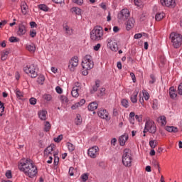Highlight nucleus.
Masks as SVG:
<instances>
[{"label":"nucleus","instance_id":"22","mask_svg":"<svg viewBox=\"0 0 182 182\" xmlns=\"http://www.w3.org/2000/svg\"><path fill=\"white\" fill-rule=\"evenodd\" d=\"M48 112L46 110H41L38 112V117L41 120H46Z\"/></svg>","mask_w":182,"mask_h":182},{"label":"nucleus","instance_id":"19","mask_svg":"<svg viewBox=\"0 0 182 182\" xmlns=\"http://www.w3.org/2000/svg\"><path fill=\"white\" fill-rule=\"evenodd\" d=\"M169 95L171 99H176V97H177V91L174 87L169 88Z\"/></svg>","mask_w":182,"mask_h":182},{"label":"nucleus","instance_id":"4","mask_svg":"<svg viewBox=\"0 0 182 182\" xmlns=\"http://www.w3.org/2000/svg\"><path fill=\"white\" fill-rule=\"evenodd\" d=\"M170 38L171 39V43L173 48H175L176 49H178V48L181 46L182 43L181 35L176 33H171L170 35Z\"/></svg>","mask_w":182,"mask_h":182},{"label":"nucleus","instance_id":"47","mask_svg":"<svg viewBox=\"0 0 182 182\" xmlns=\"http://www.w3.org/2000/svg\"><path fill=\"white\" fill-rule=\"evenodd\" d=\"M81 178H82V181L86 182V181H87V179L89 178V175L87 173H83L81 176Z\"/></svg>","mask_w":182,"mask_h":182},{"label":"nucleus","instance_id":"26","mask_svg":"<svg viewBox=\"0 0 182 182\" xmlns=\"http://www.w3.org/2000/svg\"><path fill=\"white\" fill-rule=\"evenodd\" d=\"M166 16V14L163 12H159L155 16L156 21H160L163 18Z\"/></svg>","mask_w":182,"mask_h":182},{"label":"nucleus","instance_id":"15","mask_svg":"<svg viewBox=\"0 0 182 182\" xmlns=\"http://www.w3.org/2000/svg\"><path fill=\"white\" fill-rule=\"evenodd\" d=\"M26 33V26L23 23H21L18 25V30L17 31V35L18 36H23Z\"/></svg>","mask_w":182,"mask_h":182},{"label":"nucleus","instance_id":"29","mask_svg":"<svg viewBox=\"0 0 182 182\" xmlns=\"http://www.w3.org/2000/svg\"><path fill=\"white\" fill-rule=\"evenodd\" d=\"M166 130L169 133H177L178 129L176 127H166Z\"/></svg>","mask_w":182,"mask_h":182},{"label":"nucleus","instance_id":"58","mask_svg":"<svg viewBox=\"0 0 182 182\" xmlns=\"http://www.w3.org/2000/svg\"><path fill=\"white\" fill-rule=\"evenodd\" d=\"M178 95H182V82L178 87Z\"/></svg>","mask_w":182,"mask_h":182},{"label":"nucleus","instance_id":"33","mask_svg":"<svg viewBox=\"0 0 182 182\" xmlns=\"http://www.w3.org/2000/svg\"><path fill=\"white\" fill-rule=\"evenodd\" d=\"M38 9H40V11H43V12H48L49 11V7H48V6L46 4H39Z\"/></svg>","mask_w":182,"mask_h":182},{"label":"nucleus","instance_id":"31","mask_svg":"<svg viewBox=\"0 0 182 182\" xmlns=\"http://www.w3.org/2000/svg\"><path fill=\"white\" fill-rule=\"evenodd\" d=\"M26 49L29 52H35V50H36V47L35 46V44L32 43V44L27 45Z\"/></svg>","mask_w":182,"mask_h":182},{"label":"nucleus","instance_id":"30","mask_svg":"<svg viewBox=\"0 0 182 182\" xmlns=\"http://www.w3.org/2000/svg\"><path fill=\"white\" fill-rule=\"evenodd\" d=\"M58 154H59V151H55V152L53 153L55 166H58L59 163V156H58Z\"/></svg>","mask_w":182,"mask_h":182},{"label":"nucleus","instance_id":"53","mask_svg":"<svg viewBox=\"0 0 182 182\" xmlns=\"http://www.w3.org/2000/svg\"><path fill=\"white\" fill-rule=\"evenodd\" d=\"M79 107H80L77 102L71 106L72 110H76L77 109H79Z\"/></svg>","mask_w":182,"mask_h":182},{"label":"nucleus","instance_id":"8","mask_svg":"<svg viewBox=\"0 0 182 182\" xmlns=\"http://www.w3.org/2000/svg\"><path fill=\"white\" fill-rule=\"evenodd\" d=\"M78 65H79V58H77V57L72 58L70 60L69 64H68L69 70H70V72H75Z\"/></svg>","mask_w":182,"mask_h":182},{"label":"nucleus","instance_id":"63","mask_svg":"<svg viewBox=\"0 0 182 182\" xmlns=\"http://www.w3.org/2000/svg\"><path fill=\"white\" fill-rule=\"evenodd\" d=\"M142 36L143 35H141V33H136L134 35V39H140Z\"/></svg>","mask_w":182,"mask_h":182},{"label":"nucleus","instance_id":"59","mask_svg":"<svg viewBox=\"0 0 182 182\" xmlns=\"http://www.w3.org/2000/svg\"><path fill=\"white\" fill-rule=\"evenodd\" d=\"M9 41L11 43L18 42V38L16 37H10Z\"/></svg>","mask_w":182,"mask_h":182},{"label":"nucleus","instance_id":"43","mask_svg":"<svg viewBox=\"0 0 182 182\" xmlns=\"http://www.w3.org/2000/svg\"><path fill=\"white\" fill-rule=\"evenodd\" d=\"M43 97L47 102H50L52 100V95L49 94H45Z\"/></svg>","mask_w":182,"mask_h":182},{"label":"nucleus","instance_id":"23","mask_svg":"<svg viewBox=\"0 0 182 182\" xmlns=\"http://www.w3.org/2000/svg\"><path fill=\"white\" fill-rule=\"evenodd\" d=\"M134 26V18H129L127 22V31H130L132 28Z\"/></svg>","mask_w":182,"mask_h":182},{"label":"nucleus","instance_id":"51","mask_svg":"<svg viewBox=\"0 0 182 182\" xmlns=\"http://www.w3.org/2000/svg\"><path fill=\"white\" fill-rule=\"evenodd\" d=\"M68 173H69V175H70V176H74V174H75V168L70 167V168H69Z\"/></svg>","mask_w":182,"mask_h":182},{"label":"nucleus","instance_id":"27","mask_svg":"<svg viewBox=\"0 0 182 182\" xmlns=\"http://www.w3.org/2000/svg\"><path fill=\"white\" fill-rule=\"evenodd\" d=\"M70 12H72V14H75V15H80V14H82V10L78 7H73L70 9Z\"/></svg>","mask_w":182,"mask_h":182},{"label":"nucleus","instance_id":"42","mask_svg":"<svg viewBox=\"0 0 182 182\" xmlns=\"http://www.w3.org/2000/svg\"><path fill=\"white\" fill-rule=\"evenodd\" d=\"M142 95L145 100H149V99H150V95H149V92H147V91L143 90Z\"/></svg>","mask_w":182,"mask_h":182},{"label":"nucleus","instance_id":"25","mask_svg":"<svg viewBox=\"0 0 182 182\" xmlns=\"http://www.w3.org/2000/svg\"><path fill=\"white\" fill-rule=\"evenodd\" d=\"M96 109H97V102H92L89 104L88 110H90L91 112H94V110H96Z\"/></svg>","mask_w":182,"mask_h":182},{"label":"nucleus","instance_id":"55","mask_svg":"<svg viewBox=\"0 0 182 182\" xmlns=\"http://www.w3.org/2000/svg\"><path fill=\"white\" fill-rule=\"evenodd\" d=\"M78 104V106H80V107H82V106H83V105H85V103H86V100H85V99H82L80 100V102H77Z\"/></svg>","mask_w":182,"mask_h":182},{"label":"nucleus","instance_id":"62","mask_svg":"<svg viewBox=\"0 0 182 182\" xmlns=\"http://www.w3.org/2000/svg\"><path fill=\"white\" fill-rule=\"evenodd\" d=\"M130 76H131L134 83H136V75H134V73H131Z\"/></svg>","mask_w":182,"mask_h":182},{"label":"nucleus","instance_id":"52","mask_svg":"<svg viewBox=\"0 0 182 182\" xmlns=\"http://www.w3.org/2000/svg\"><path fill=\"white\" fill-rule=\"evenodd\" d=\"M5 176L7 178H12V172L11 171H7Z\"/></svg>","mask_w":182,"mask_h":182},{"label":"nucleus","instance_id":"44","mask_svg":"<svg viewBox=\"0 0 182 182\" xmlns=\"http://www.w3.org/2000/svg\"><path fill=\"white\" fill-rule=\"evenodd\" d=\"M50 124L49 123V122H46L45 123V127H44V130L45 132H49L50 130Z\"/></svg>","mask_w":182,"mask_h":182},{"label":"nucleus","instance_id":"61","mask_svg":"<svg viewBox=\"0 0 182 182\" xmlns=\"http://www.w3.org/2000/svg\"><path fill=\"white\" fill-rule=\"evenodd\" d=\"M55 90H56L57 93H59V95H60L63 92L62 88L59 86L56 87Z\"/></svg>","mask_w":182,"mask_h":182},{"label":"nucleus","instance_id":"3","mask_svg":"<svg viewBox=\"0 0 182 182\" xmlns=\"http://www.w3.org/2000/svg\"><path fill=\"white\" fill-rule=\"evenodd\" d=\"M90 38L92 41H100L103 38V28L101 26L95 27L90 32Z\"/></svg>","mask_w":182,"mask_h":182},{"label":"nucleus","instance_id":"10","mask_svg":"<svg viewBox=\"0 0 182 182\" xmlns=\"http://www.w3.org/2000/svg\"><path fill=\"white\" fill-rule=\"evenodd\" d=\"M87 154L91 159H96L99 154V147L94 146L88 149Z\"/></svg>","mask_w":182,"mask_h":182},{"label":"nucleus","instance_id":"39","mask_svg":"<svg viewBox=\"0 0 182 182\" xmlns=\"http://www.w3.org/2000/svg\"><path fill=\"white\" fill-rule=\"evenodd\" d=\"M81 123H82V117L80 116V114H77L75 119V124L78 126Z\"/></svg>","mask_w":182,"mask_h":182},{"label":"nucleus","instance_id":"37","mask_svg":"<svg viewBox=\"0 0 182 182\" xmlns=\"http://www.w3.org/2000/svg\"><path fill=\"white\" fill-rule=\"evenodd\" d=\"M60 100L61 103H63V104L68 103V102H69L68 97H66L65 95H60Z\"/></svg>","mask_w":182,"mask_h":182},{"label":"nucleus","instance_id":"34","mask_svg":"<svg viewBox=\"0 0 182 182\" xmlns=\"http://www.w3.org/2000/svg\"><path fill=\"white\" fill-rule=\"evenodd\" d=\"M15 94L17 99H18L19 100H22V97H23V92H21V90H16Z\"/></svg>","mask_w":182,"mask_h":182},{"label":"nucleus","instance_id":"50","mask_svg":"<svg viewBox=\"0 0 182 182\" xmlns=\"http://www.w3.org/2000/svg\"><path fill=\"white\" fill-rule=\"evenodd\" d=\"M73 4H76V5H83V0H72Z\"/></svg>","mask_w":182,"mask_h":182},{"label":"nucleus","instance_id":"2","mask_svg":"<svg viewBox=\"0 0 182 182\" xmlns=\"http://www.w3.org/2000/svg\"><path fill=\"white\" fill-rule=\"evenodd\" d=\"M95 63H93V58H92V55H85L82 61V67L84 69V70L82 72V74L84 76H87V75H89L88 70L93 69Z\"/></svg>","mask_w":182,"mask_h":182},{"label":"nucleus","instance_id":"16","mask_svg":"<svg viewBox=\"0 0 182 182\" xmlns=\"http://www.w3.org/2000/svg\"><path fill=\"white\" fill-rule=\"evenodd\" d=\"M98 116L101 119H105V120H110V119H109V112H107L106 109H100L98 112Z\"/></svg>","mask_w":182,"mask_h":182},{"label":"nucleus","instance_id":"36","mask_svg":"<svg viewBox=\"0 0 182 182\" xmlns=\"http://www.w3.org/2000/svg\"><path fill=\"white\" fill-rule=\"evenodd\" d=\"M121 105L123 106V107H125V109H127L129 107V101L126 99H123L121 101Z\"/></svg>","mask_w":182,"mask_h":182},{"label":"nucleus","instance_id":"57","mask_svg":"<svg viewBox=\"0 0 182 182\" xmlns=\"http://www.w3.org/2000/svg\"><path fill=\"white\" fill-rule=\"evenodd\" d=\"M102 45L100 43H97L96 46L93 47L94 50L97 51L100 49Z\"/></svg>","mask_w":182,"mask_h":182},{"label":"nucleus","instance_id":"20","mask_svg":"<svg viewBox=\"0 0 182 182\" xmlns=\"http://www.w3.org/2000/svg\"><path fill=\"white\" fill-rule=\"evenodd\" d=\"M10 50L9 49L1 51V60H6L8 59V55H9Z\"/></svg>","mask_w":182,"mask_h":182},{"label":"nucleus","instance_id":"11","mask_svg":"<svg viewBox=\"0 0 182 182\" xmlns=\"http://www.w3.org/2000/svg\"><path fill=\"white\" fill-rule=\"evenodd\" d=\"M80 90H82V85L79 82H75L71 91L73 97H79V92Z\"/></svg>","mask_w":182,"mask_h":182},{"label":"nucleus","instance_id":"64","mask_svg":"<svg viewBox=\"0 0 182 182\" xmlns=\"http://www.w3.org/2000/svg\"><path fill=\"white\" fill-rule=\"evenodd\" d=\"M36 103V99L34 97H31L30 99V104L35 105Z\"/></svg>","mask_w":182,"mask_h":182},{"label":"nucleus","instance_id":"48","mask_svg":"<svg viewBox=\"0 0 182 182\" xmlns=\"http://www.w3.org/2000/svg\"><path fill=\"white\" fill-rule=\"evenodd\" d=\"M134 1L136 6H140V5H142L143 2H144L145 0H134Z\"/></svg>","mask_w":182,"mask_h":182},{"label":"nucleus","instance_id":"32","mask_svg":"<svg viewBox=\"0 0 182 182\" xmlns=\"http://www.w3.org/2000/svg\"><path fill=\"white\" fill-rule=\"evenodd\" d=\"M159 123L161 124V126H166L167 124V121H166V117L161 116L158 119Z\"/></svg>","mask_w":182,"mask_h":182},{"label":"nucleus","instance_id":"41","mask_svg":"<svg viewBox=\"0 0 182 182\" xmlns=\"http://www.w3.org/2000/svg\"><path fill=\"white\" fill-rule=\"evenodd\" d=\"M105 92H106V89L105 88H101L98 90V92H97V96L99 97H102V96H104L105 95Z\"/></svg>","mask_w":182,"mask_h":182},{"label":"nucleus","instance_id":"38","mask_svg":"<svg viewBox=\"0 0 182 182\" xmlns=\"http://www.w3.org/2000/svg\"><path fill=\"white\" fill-rule=\"evenodd\" d=\"M149 146L151 149H156L157 146V141L156 140H151L149 141Z\"/></svg>","mask_w":182,"mask_h":182},{"label":"nucleus","instance_id":"24","mask_svg":"<svg viewBox=\"0 0 182 182\" xmlns=\"http://www.w3.org/2000/svg\"><path fill=\"white\" fill-rule=\"evenodd\" d=\"M137 95H139V91L135 90L131 95L130 100L132 103H137Z\"/></svg>","mask_w":182,"mask_h":182},{"label":"nucleus","instance_id":"28","mask_svg":"<svg viewBox=\"0 0 182 182\" xmlns=\"http://www.w3.org/2000/svg\"><path fill=\"white\" fill-rule=\"evenodd\" d=\"M100 87V83L99 81L95 82V85L92 87V88L90 90V93L93 94L95 92H97V89Z\"/></svg>","mask_w":182,"mask_h":182},{"label":"nucleus","instance_id":"9","mask_svg":"<svg viewBox=\"0 0 182 182\" xmlns=\"http://www.w3.org/2000/svg\"><path fill=\"white\" fill-rule=\"evenodd\" d=\"M130 16V11L127 9H123L120 11V12L117 15L118 19L119 21H127Z\"/></svg>","mask_w":182,"mask_h":182},{"label":"nucleus","instance_id":"13","mask_svg":"<svg viewBox=\"0 0 182 182\" xmlns=\"http://www.w3.org/2000/svg\"><path fill=\"white\" fill-rule=\"evenodd\" d=\"M55 151V145H50L44 150V156L45 157H50V156L53 155Z\"/></svg>","mask_w":182,"mask_h":182},{"label":"nucleus","instance_id":"5","mask_svg":"<svg viewBox=\"0 0 182 182\" xmlns=\"http://www.w3.org/2000/svg\"><path fill=\"white\" fill-rule=\"evenodd\" d=\"M132 154L130 149H125L122 155V163L126 167H130L132 166Z\"/></svg>","mask_w":182,"mask_h":182},{"label":"nucleus","instance_id":"45","mask_svg":"<svg viewBox=\"0 0 182 182\" xmlns=\"http://www.w3.org/2000/svg\"><path fill=\"white\" fill-rule=\"evenodd\" d=\"M63 139V135L60 134L58 137L54 138V141L55 143H60V141H62Z\"/></svg>","mask_w":182,"mask_h":182},{"label":"nucleus","instance_id":"60","mask_svg":"<svg viewBox=\"0 0 182 182\" xmlns=\"http://www.w3.org/2000/svg\"><path fill=\"white\" fill-rule=\"evenodd\" d=\"M31 28H38V24L35 21L30 22Z\"/></svg>","mask_w":182,"mask_h":182},{"label":"nucleus","instance_id":"49","mask_svg":"<svg viewBox=\"0 0 182 182\" xmlns=\"http://www.w3.org/2000/svg\"><path fill=\"white\" fill-rule=\"evenodd\" d=\"M5 110V107H4V103L0 102V116H2V113H4Z\"/></svg>","mask_w":182,"mask_h":182},{"label":"nucleus","instance_id":"21","mask_svg":"<svg viewBox=\"0 0 182 182\" xmlns=\"http://www.w3.org/2000/svg\"><path fill=\"white\" fill-rule=\"evenodd\" d=\"M21 8L23 15H26V14H28V10L29 9V8L28 7V4H26L25 1H23L21 4Z\"/></svg>","mask_w":182,"mask_h":182},{"label":"nucleus","instance_id":"6","mask_svg":"<svg viewBox=\"0 0 182 182\" xmlns=\"http://www.w3.org/2000/svg\"><path fill=\"white\" fill-rule=\"evenodd\" d=\"M23 71L31 76V77H36L38 76V68L35 64L27 65L23 68Z\"/></svg>","mask_w":182,"mask_h":182},{"label":"nucleus","instance_id":"1","mask_svg":"<svg viewBox=\"0 0 182 182\" xmlns=\"http://www.w3.org/2000/svg\"><path fill=\"white\" fill-rule=\"evenodd\" d=\"M18 168L29 178H33L38 174V167L31 159H21L18 163Z\"/></svg>","mask_w":182,"mask_h":182},{"label":"nucleus","instance_id":"56","mask_svg":"<svg viewBox=\"0 0 182 182\" xmlns=\"http://www.w3.org/2000/svg\"><path fill=\"white\" fill-rule=\"evenodd\" d=\"M30 36L31 38H35V36H36V31L35 30L30 31Z\"/></svg>","mask_w":182,"mask_h":182},{"label":"nucleus","instance_id":"46","mask_svg":"<svg viewBox=\"0 0 182 182\" xmlns=\"http://www.w3.org/2000/svg\"><path fill=\"white\" fill-rule=\"evenodd\" d=\"M152 164L155 168H158V170H160V164H159V161L154 160L152 161Z\"/></svg>","mask_w":182,"mask_h":182},{"label":"nucleus","instance_id":"54","mask_svg":"<svg viewBox=\"0 0 182 182\" xmlns=\"http://www.w3.org/2000/svg\"><path fill=\"white\" fill-rule=\"evenodd\" d=\"M150 78L149 83L153 85L156 82V77L153 75H151Z\"/></svg>","mask_w":182,"mask_h":182},{"label":"nucleus","instance_id":"12","mask_svg":"<svg viewBox=\"0 0 182 182\" xmlns=\"http://www.w3.org/2000/svg\"><path fill=\"white\" fill-rule=\"evenodd\" d=\"M107 46L113 52L117 51V43L113 41L112 38H107Z\"/></svg>","mask_w":182,"mask_h":182},{"label":"nucleus","instance_id":"35","mask_svg":"<svg viewBox=\"0 0 182 182\" xmlns=\"http://www.w3.org/2000/svg\"><path fill=\"white\" fill-rule=\"evenodd\" d=\"M66 146H67L69 151H70V152L75 151V145H73V144H72L70 142H68L66 144Z\"/></svg>","mask_w":182,"mask_h":182},{"label":"nucleus","instance_id":"7","mask_svg":"<svg viewBox=\"0 0 182 182\" xmlns=\"http://www.w3.org/2000/svg\"><path fill=\"white\" fill-rule=\"evenodd\" d=\"M156 130L157 127H156V124L153 120H148L146 122L144 133H147V132H149V133L154 134Z\"/></svg>","mask_w":182,"mask_h":182},{"label":"nucleus","instance_id":"18","mask_svg":"<svg viewBox=\"0 0 182 182\" xmlns=\"http://www.w3.org/2000/svg\"><path fill=\"white\" fill-rule=\"evenodd\" d=\"M127 140H129V135L127 134H124V135L121 136L119 139L120 146H124Z\"/></svg>","mask_w":182,"mask_h":182},{"label":"nucleus","instance_id":"14","mask_svg":"<svg viewBox=\"0 0 182 182\" xmlns=\"http://www.w3.org/2000/svg\"><path fill=\"white\" fill-rule=\"evenodd\" d=\"M160 2L163 6L171 8H174V6H176V1L174 0H160Z\"/></svg>","mask_w":182,"mask_h":182},{"label":"nucleus","instance_id":"17","mask_svg":"<svg viewBox=\"0 0 182 182\" xmlns=\"http://www.w3.org/2000/svg\"><path fill=\"white\" fill-rule=\"evenodd\" d=\"M63 31L68 35V36H70L73 34V29L70 28V26H68L67 23L63 25Z\"/></svg>","mask_w":182,"mask_h":182},{"label":"nucleus","instance_id":"40","mask_svg":"<svg viewBox=\"0 0 182 182\" xmlns=\"http://www.w3.org/2000/svg\"><path fill=\"white\" fill-rule=\"evenodd\" d=\"M37 82L39 85H43V82H45V76L40 75L37 79Z\"/></svg>","mask_w":182,"mask_h":182}]
</instances>
